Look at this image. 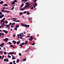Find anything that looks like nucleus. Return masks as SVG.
<instances>
[{
  "label": "nucleus",
  "instance_id": "1",
  "mask_svg": "<svg viewBox=\"0 0 64 64\" xmlns=\"http://www.w3.org/2000/svg\"><path fill=\"white\" fill-rule=\"evenodd\" d=\"M21 24H22V26H23L25 27L26 28H27V27H28V28H29V25H26V24H24L22 23H21Z\"/></svg>",
  "mask_w": 64,
  "mask_h": 64
},
{
  "label": "nucleus",
  "instance_id": "2",
  "mask_svg": "<svg viewBox=\"0 0 64 64\" xmlns=\"http://www.w3.org/2000/svg\"><path fill=\"white\" fill-rule=\"evenodd\" d=\"M7 40H8V38H5V39H3V41H6L5 42H7Z\"/></svg>",
  "mask_w": 64,
  "mask_h": 64
},
{
  "label": "nucleus",
  "instance_id": "3",
  "mask_svg": "<svg viewBox=\"0 0 64 64\" xmlns=\"http://www.w3.org/2000/svg\"><path fill=\"white\" fill-rule=\"evenodd\" d=\"M15 52H10L9 53H8V55H10V54H11V55H12V54H14Z\"/></svg>",
  "mask_w": 64,
  "mask_h": 64
},
{
  "label": "nucleus",
  "instance_id": "4",
  "mask_svg": "<svg viewBox=\"0 0 64 64\" xmlns=\"http://www.w3.org/2000/svg\"><path fill=\"white\" fill-rule=\"evenodd\" d=\"M3 31L6 34H7V33L8 32V31L6 30H3Z\"/></svg>",
  "mask_w": 64,
  "mask_h": 64
},
{
  "label": "nucleus",
  "instance_id": "5",
  "mask_svg": "<svg viewBox=\"0 0 64 64\" xmlns=\"http://www.w3.org/2000/svg\"><path fill=\"white\" fill-rule=\"evenodd\" d=\"M30 5H27L26 6H25L24 7V9H25L26 8L29 6Z\"/></svg>",
  "mask_w": 64,
  "mask_h": 64
},
{
  "label": "nucleus",
  "instance_id": "6",
  "mask_svg": "<svg viewBox=\"0 0 64 64\" xmlns=\"http://www.w3.org/2000/svg\"><path fill=\"white\" fill-rule=\"evenodd\" d=\"M5 26H6V28H7L9 27V26H10L9 24H8V25H6V24H5Z\"/></svg>",
  "mask_w": 64,
  "mask_h": 64
},
{
  "label": "nucleus",
  "instance_id": "7",
  "mask_svg": "<svg viewBox=\"0 0 64 64\" xmlns=\"http://www.w3.org/2000/svg\"><path fill=\"white\" fill-rule=\"evenodd\" d=\"M4 14H2V15H1L0 16V18H2V17H3V16H4Z\"/></svg>",
  "mask_w": 64,
  "mask_h": 64
},
{
  "label": "nucleus",
  "instance_id": "8",
  "mask_svg": "<svg viewBox=\"0 0 64 64\" xmlns=\"http://www.w3.org/2000/svg\"><path fill=\"white\" fill-rule=\"evenodd\" d=\"M12 42L14 43V44H16V41H14V40H13L12 41Z\"/></svg>",
  "mask_w": 64,
  "mask_h": 64
},
{
  "label": "nucleus",
  "instance_id": "9",
  "mask_svg": "<svg viewBox=\"0 0 64 64\" xmlns=\"http://www.w3.org/2000/svg\"><path fill=\"white\" fill-rule=\"evenodd\" d=\"M7 12V13H9L10 12V11H6V10L4 11V12Z\"/></svg>",
  "mask_w": 64,
  "mask_h": 64
},
{
  "label": "nucleus",
  "instance_id": "10",
  "mask_svg": "<svg viewBox=\"0 0 64 64\" xmlns=\"http://www.w3.org/2000/svg\"><path fill=\"white\" fill-rule=\"evenodd\" d=\"M24 5V4H22V5H21L20 7V8H22V7H23V6Z\"/></svg>",
  "mask_w": 64,
  "mask_h": 64
},
{
  "label": "nucleus",
  "instance_id": "11",
  "mask_svg": "<svg viewBox=\"0 0 64 64\" xmlns=\"http://www.w3.org/2000/svg\"><path fill=\"white\" fill-rule=\"evenodd\" d=\"M34 4L35 5V6H37L38 5V4H37V3H36V2H35V3Z\"/></svg>",
  "mask_w": 64,
  "mask_h": 64
},
{
  "label": "nucleus",
  "instance_id": "12",
  "mask_svg": "<svg viewBox=\"0 0 64 64\" xmlns=\"http://www.w3.org/2000/svg\"><path fill=\"white\" fill-rule=\"evenodd\" d=\"M32 17H30L28 18V20H31V19H32Z\"/></svg>",
  "mask_w": 64,
  "mask_h": 64
},
{
  "label": "nucleus",
  "instance_id": "13",
  "mask_svg": "<svg viewBox=\"0 0 64 64\" xmlns=\"http://www.w3.org/2000/svg\"><path fill=\"white\" fill-rule=\"evenodd\" d=\"M33 39H34V38H32V39L30 38V39H29V40H30V41H32Z\"/></svg>",
  "mask_w": 64,
  "mask_h": 64
},
{
  "label": "nucleus",
  "instance_id": "14",
  "mask_svg": "<svg viewBox=\"0 0 64 64\" xmlns=\"http://www.w3.org/2000/svg\"><path fill=\"white\" fill-rule=\"evenodd\" d=\"M20 41H18L17 42V44H19L20 43Z\"/></svg>",
  "mask_w": 64,
  "mask_h": 64
},
{
  "label": "nucleus",
  "instance_id": "15",
  "mask_svg": "<svg viewBox=\"0 0 64 64\" xmlns=\"http://www.w3.org/2000/svg\"><path fill=\"white\" fill-rule=\"evenodd\" d=\"M20 26L19 25H17V26H16V28H18Z\"/></svg>",
  "mask_w": 64,
  "mask_h": 64
},
{
  "label": "nucleus",
  "instance_id": "16",
  "mask_svg": "<svg viewBox=\"0 0 64 64\" xmlns=\"http://www.w3.org/2000/svg\"><path fill=\"white\" fill-rule=\"evenodd\" d=\"M28 44V42L27 41H25V45H26Z\"/></svg>",
  "mask_w": 64,
  "mask_h": 64
},
{
  "label": "nucleus",
  "instance_id": "17",
  "mask_svg": "<svg viewBox=\"0 0 64 64\" xmlns=\"http://www.w3.org/2000/svg\"><path fill=\"white\" fill-rule=\"evenodd\" d=\"M3 3V1H1V2H0V4H2Z\"/></svg>",
  "mask_w": 64,
  "mask_h": 64
},
{
  "label": "nucleus",
  "instance_id": "18",
  "mask_svg": "<svg viewBox=\"0 0 64 64\" xmlns=\"http://www.w3.org/2000/svg\"><path fill=\"white\" fill-rule=\"evenodd\" d=\"M19 59H17V63H18L19 62Z\"/></svg>",
  "mask_w": 64,
  "mask_h": 64
},
{
  "label": "nucleus",
  "instance_id": "19",
  "mask_svg": "<svg viewBox=\"0 0 64 64\" xmlns=\"http://www.w3.org/2000/svg\"><path fill=\"white\" fill-rule=\"evenodd\" d=\"M25 9H24V8H23V9H20V11L22 10H25Z\"/></svg>",
  "mask_w": 64,
  "mask_h": 64
},
{
  "label": "nucleus",
  "instance_id": "20",
  "mask_svg": "<svg viewBox=\"0 0 64 64\" xmlns=\"http://www.w3.org/2000/svg\"><path fill=\"white\" fill-rule=\"evenodd\" d=\"M29 2H26V3L25 4H26V5H27V4H28V5H29Z\"/></svg>",
  "mask_w": 64,
  "mask_h": 64
},
{
  "label": "nucleus",
  "instance_id": "21",
  "mask_svg": "<svg viewBox=\"0 0 64 64\" xmlns=\"http://www.w3.org/2000/svg\"><path fill=\"white\" fill-rule=\"evenodd\" d=\"M8 58H11V56H10V55H8Z\"/></svg>",
  "mask_w": 64,
  "mask_h": 64
},
{
  "label": "nucleus",
  "instance_id": "22",
  "mask_svg": "<svg viewBox=\"0 0 64 64\" xmlns=\"http://www.w3.org/2000/svg\"><path fill=\"white\" fill-rule=\"evenodd\" d=\"M14 7H13V6H12V9H11V10H13V9H14Z\"/></svg>",
  "mask_w": 64,
  "mask_h": 64
},
{
  "label": "nucleus",
  "instance_id": "23",
  "mask_svg": "<svg viewBox=\"0 0 64 64\" xmlns=\"http://www.w3.org/2000/svg\"><path fill=\"white\" fill-rule=\"evenodd\" d=\"M26 58H25L24 59L22 60L23 61H26Z\"/></svg>",
  "mask_w": 64,
  "mask_h": 64
},
{
  "label": "nucleus",
  "instance_id": "24",
  "mask_svg": "<svg viewBox=\"0 0 64 64\" xmlns=\"http://www.w3.org/2000/svg\"><path fill=\"white\" fill-rule=\"evenodd\" d=\"M15 57H13V58H12V60H14L15 59Z\"/></svg>",
  "mask_w": 64,
  "mask_h": 64
},
{
  "label": "nucleus",
  "instance_id": "25",
  "mask_svg": "<svg viewBox=\"0 0 64 64\" xmlns=\"http://www.w3.org/2000/svg\"><path fill=\"white\" fill-rule=\"evenodd\" d=\"M17 36H18V38H19L20 37V34H17Z\"/></svg>",
  "mask_w": 64,
  "mask_h": 64
},
{
  "label": "nucleus",
  "instance_id": "26",
  "mask_svg": "<svg viewBox=\"0 0 64 64\" xmlns=\"http://www.w3.org/2000/svg\"><path fill=\"white\" fill-rule=\"evenodd\" d=\"M24 13H23L22 12H20V15H22V14H23Z\"/></svg>",
  "mask_w": 64,
  "mask_h": 64
},
{
  "label": "nucleus",
  "instance_id": "27",
  "mask_svg": "<svg viewBox=\"0 0 64 64\" xmlns=\"http://www.w3.org/2000/svg\"><path fill=\"white\" fill-rule=\"evenodd\" d=\"M14 30H17V28H16H16H14Z\"/></svg>",
  "mask_w": 64,
  "mask_h": 64
},
{
  "label": "nucleus",
  "instance_id": "28",
  "mask_svg": "<svg viewBox=\"0 0 64 64\" xmlns=\"http://www.w3.org/2000/svg\"><path fill=\"white\" fill-rule=\"evenodd\" d=\"M5 24H8V21H6V22H5Z\"/></svg>",
  "mask_w": 64,
  "mask_h": 64
},
{
  "label": "nucleus",
  "instance_id": "29",
  "mask_svg": "<svg viewBox=\"0 0 64 64\" xmlns=\"http://www.w3.org/2000/svg\"><path fill=\"white\" fill-rule=\"evenodd\" d=\"M4 43H2V44H1V45H2V46H3V45H4Z\"/></svg>",
  "mask_w": 64,
  "mask_h": 64
},
{
  "label": "nucleus",
  "instance_id": "30",
  "mask_svg": "<svg viewBox=\"0 0 64 64\" xmlns=\"http://www.w3.org/2000/svg\"><path fill=\"white\" fill-rule=\"evenodd\" d=\"M0 53H1V54H3V52H2V51H0Z\"/></svg>",
  "mask_w": 64,
  "mask_h": 64
},
{
  "label": "nucleus",
  "instance_id": "31",
  "mask_svg": "<svg viewBox=\"0 0 64 64\" xmlns=\"http://www.w3.org/2000/svg\"><path fill=\"white\" fill-rule=\"evenodd\" d=\"M11 27L12 28H14V26H13V25H12V26H11Z\"/></svg>",
  "mask_w": 64,
  "mask_h": 64
},
{
  "label": "nucleus",
  "instance_id": "32",
  "mask_svg": "<svg viewBox=\"0 0 64 64\" xmlns=\"http://www.w3.org/2000/svg\"><path fill=\"white\" fill-rule=\"evenodd\" d=\"M5 24V22H3V25H4V26H5V24Z\"/></svg>",
  "mask_w": 64,
  "mask_h": 64
},
{
  "label": "nucleus",
  "instance_id": "33",
  "mask_svg": "<svg viewBox=\"0 0 64 64\" xmlns=\"http://www.w3.org/2000/svg\"><path fill=\"white\" fill-rule=\"evenodd\" d=\"M8 43L10 44V45H11L12 44V43L10 42H9Z\"/></svg>",
  "mask_w": 64,
  "mask_h": 64
},
{
  "label": "nucleus",
  "instance_id": "34",
  "mask_svg": "<svg viewBox=\"0 0 64 64\" xmlns=\"http://www.w3.org/2000/svg\"><path fill=\"white\" fill-rule=\"evenodd\" d=\"M7 53L6 52V51H5L4 52V54H6Z\"/></svg>",
  "mask_w": 64,
  "mask_h": 64
},
{
  "label": "nucleus",
  "instance_id": "35",
  "mask_svg": "<svg viewBox=\"0 0 64 64\" xmlns=\"http://www.w3.org/2000/svg\"><path fill=\"white\" fill-rule=\"evenodd\" d=\"M12 19H14V20H16V18H14V17H13V18H12Z\"/></svg>",
  "mask_w": 64,
  "mask_h": 64
},
{
  "label": "nucleus",
  "instance_id": "36",
  "mask_svg": "<svg viewBox=\"0 0 64 64\" xmlns=\"http://www.w3.org/2000/svg\"><path fill=\"white\" fill-rule=\"evenodd\" d=\"M33 6L34 8H36L35 5V4L33 5Z\"/></svg>",
  "mask_w": 64,
  "mask_h": 64
},
{
  "label": "nucleus",
  "instance_id": "37",
  "mask_svg": "<svg viewBox=\"0 0 64 64\" xmlns=\"http://www.w3.org/2000/svg\"><path fill=\"white\" fill-rule=\"evenodd\" d=\"M33 6L34 8H36L35 5V4L33 5Z\"/></svg>",
  "mask_w": 64,
  "mask_h": 64
},
{
  "label": "nucleus",
  "instance_id": "38",
  "mask_svg": "<svg viewBox=\"0 0 64 64\" xmlns=\"http://www.w3.org/2000/svg\"><path fill=\"white\" fill-rule=\"evenodd\" d=\"M4 6H7L8 5L7 4H5L4 5Z\"/></svg>",
  "mask_w": 64,
  "mask_h": 64
},
{
  "label": "nucleus",
  "instance_id": "39",
  "mask_svg": "<svg viewBox=\"0 0 64 64\" xmlns=\"http://www.w3.org/2000/svg\"><path fill=\"white\" fill-rule=\"evenodd\" d=\"M15 24V22H14L13 24H12V25H14V24Z\"/></svg>",
  "mask_w": 64,
  "mask_h": 64
},
{
  "label": "nucleus",
  "instance_id": "40",
  "mask_svg": "<svg viewBox=\"0 0 64 64\" xmlns=\"http://www.w3.org/2000/svg\"><path fill=\"white\" fill-rule=\"evenodd\" d=\"M14 2H16V3H17V2L16 0H14Z\"/></svg>",
  "mask_w": 64,
  "mask_h": 64
},
{
  "label": "nucleus",
  "instance_id": "41",
  "mask_svg": "<svg viewBox=\"0 0 64 64\" xmlns=\"http://www.w3.org/2000/svg\"><path fill=\"white\" fill-rule=\"evenodd\" d=\"M27 14H29V12H28V11H27Z\"/></svg>",
  "mask_w": 64,
  "mask_h": 64
},
{
  "label": "nucleus",
  "instance_id": "42",
  "mask_svg": "<svg viewBox=\"0 0 64 64\" xmlns=\"http://www.w3.org/2000/svg\"><path fill=\"white\" fill-rule=\"evenodd\" d=\"M13 45H12V44H11V45H10V47H13Z\"/></svg>",
  "mask_w": 64,
  "mask_h": 64
},
{
  "label": "nucleus",
  "instance_id": "43",
  "mask_svg": "<svg viewBox=\"0 0 64 64\" xmlns=\"http://www.w3.org/2000/svg\"><path fill=\"white\" fill-rule=\"evenodd\" d=\"M19 55L20 56H21V54L20 53H19Z\"/></svg>",
  "mask_w": 64,
  "mask_h": 64
},
{
  "label": "nucleus",
  "instance_id": "44",
  "mask_svg": "<svg viewBox=\"0 0 64 64\" xmlns=\"http://www.w3.org/2000/svg\"><path fill=\"white\" fill-rule=\"evenodd\" d=\"M13 4H15V2H12Z\"/></svg>",
  "mask_w": 64,
  "mask_h": 64
},
{
  "label": "nucleus",
  "instance_id": "45",
  "mask_svg": "<svg viewBox=\"0 0 64 64\" xmlns=\"http://www.w3.org/2000/svg\"><path fill=\"white\" fill-rule=\"evenodd\" d=\"M6 58H5V59H4V62H6Z\"/></svg>",
  "mask_w": 64,
  "mask_h": 64
},
{
  "label": "nucleus",
  "instance_id": "46",
  "mask_svg": "<svg viewBox=\"0 0 64 64\" xmlns=\"http://www.w3.org/2000/svg\"><path fill=\"white\" fill-rule=\"evenodd\" d=\"M5 19V18H3V22H4V21Z\"/></svg>",
  "mask_w": 64,
  "mask_h": 64
},
{
  "label": "nucleus",
  "instance_id": "47",
  "mask_svg": "<svg viewBox=\"0 0 64 64\" xmlns=\"http://www.w3.org/2000/svg\"><path fill=\"white\" fill-rule=\"evenodd\" d=\"M4 11V9H2V12H3V11Z\"/></svg>",
  "mask_w": 64,
  "mask_h": 64
},
{
  "label": "nucleus",
  "instance_id": "48",
  "mask_svg": "<svg viewBox=\"0 0 64 64\" xmlns=\"http://www.w3.org/2000/svg\"><path fill=\"white\" fill-rule=\"evenodd\" d=\"M30 38H31V39H32L33 38V36H30Z\"/></svg>",
  "mask_w": 64,
  "mask_h": 64
},
{
  "label": "nucleus",
  "instance_id": "49",
  "mask_svg": "<svg viewBox=\"0 0 64 64\" xmlns=\"http://www.w3.org/2000/svg\"><path fill=\"white\" fill-rule=\"evenodd\" d=\"M1 34L2 35H4V33H1Z\"/></svg>",
  "mask_w": 64,
  "mask_h": 64
},
{
  "label": "nucleus",
  "instance_id": "50",
  "mask_svg": "<svg viewBox=\"0 0 64 64\" xmlns=\"http://www.w3.org/2000/svg\"><path fill=\"white\" fill-rule=\"evenodd\" d=\"M20 46H21V47H22V46H23V45H22V44H20Z\"/></svg>",
  "mask_w": 64,
  "mask_h": 64
},
{
  "label": "nucleus",
  "instance_id": "51",
  "mask_svg": "<svg viewBox=\"0 0 64 64\" xmlns=\"http://www.w3.org/2000/svg\"><path fill=\"white\" fill-rule=\"evenodd\" d=\"M2 13L1 12H0V15H2Z\"/></svg>",
  "mask_w": 64,
  "mask_h": 64
},
{
  "label": "nucleus",
  "instance_id": "52",
  "mask_svg": "<svg viewBox=\"0 0 64 64\" xmlns=\"http://www.w3.org/2000/svg\"><path fill=\"white\" fill-rule=\"evenodd\" d=\"M16 22H20V20H16Z\"/></svg>",
  "mask_w": 64,
  "mask_h": 64
},
{
  "label": "nucleus",
  "instance_id": "53",
  "mask_svg": "<svg viewBox=\"0 0 64 64\" xmlns=\"http://www.w3.org/2000/svg\"><path fill=\"white\" fill-rule=\"evenodd\" d=\"M34 7H31V9H33L34 8Z\"/></svg>",
  "mask_w": 64,
  "mask_h": 64
},
{
  "label": "nucleus",
  "instance_id": "54",
  "mask_svg": "<svg viewBox=\"0 0 64 64\" xmlns=\"http://www.w3.org/2000/svg\"><path fill=\"white\" fill-rule=\"evenodd\" d=\"M8 59H6V62H8Z\"/></svg>",
  "mask_w": 64,
  "mask_h": 64
},
{
  "label": "nucleus",
  "instance_id": "55",
  "mask_svg": "<svg viewBox=\"0 0 64 64\" xmlns=\"http://www.w3.org/2000/svg\"><path fill=\"white\" fill-rule=\"evenodd\" d=\"M12 24V22H10V24H9V26H10Z\"/></svg>",
  "mask_w": 64,
  "mask_h": 64
},
{
  "label": "nucleus",
  "instance_id": "56",
  "mask_svg": "<svg viewBox=\"0 0 64 64\" xmlns=\"http://www.w3.org/2000/svg\"><path fill=\"white\" fill-rule=\"evenodd\" d=\"M35 45V44H34V43H32V45Z\"/></svg>",
  "mask_w": 64,
  "mask_h": 64
},
{
  "label": "nucleus",
  "instance_id": "57",
  "mask_svg": "<svg viewBox=\"0 0 64 64\" xmlns=\"http://www.w3.org/2000/svg\"><path fill=\"white\" fill-rule=\"evenodd\" d=\"M16 36V34H14V35H13V36H14V37H15Z\"/></svg>",
  "mask_w": 64,
  "mask_h": 64
},
{
  "label": "nucleus",
  "instance_id": "58",
  "mask_svg": "<svg viewBox=\"0 0 64 64\" xmlns=\"http://www.w3.org/2000/svg\"><path fill=\"white\" fill-rule=\"evenodd\" d=\"M10 64H12V62H10Z\"/></svg>",
  "mask_w": 64,
  "mask_h": 64
},
{
  "label": "nucleus",
  "instance_id": "59",
  "mask_svg": "<svg viewBox=\"0 0 64 64\" xmlns=\"http://www.w3.org/2000/svg\"><path fill=\"white\" fill-rule=\"evenodd\" d=\"M26 11H24V12L23 13H26Z\"/></svg>",
  "mask_w": 64,
  "mask_h": 64
},
{
  "label": "nucleus",
  "instance_id": "60",
  "mask_svg": "<svg viewBox=\"0 0 64 64\" xmlns=\"http://www.w3.org/2000/svg\"><path fill=\"white\" fill-rule=\"evenodd\" d=\"M37 0H35L34 1V2H35V3L36 2Z\"/></svg>",
  "mask_w": 64,
  "mask_h": 64
},
{
  "label": "nucleus",
  "instance_id": "61",
  "mask_svg": "<svg viewBox=\"0 0 64 64\" xmlns=\"http://www.w3.org/2000/svg\"><path fill=\"white\" fill-rule=\"evenodd\" d=\"M15 60L13 61V63H14H14H15Z\"/></svg>",
  "mask_w": 64,
  "mask_h": 64
},
{
  "label": "nucleus",
  "instance_id": "62",
  "mask_svg": "<svg viewBox=\"0 0 64 64\" xmlns=\"http://www.w3.org/2000/svg\"><path fill=\"white\" fill-rule=\"evenodd\" d=\"M5 8H7V9H8V8H6L5 7H4V8H3V9H5Z\"/></svg>",
  "mask_w": 64,
  "mask_h": 64
},
{
  "label": "nucleus",
  "instance_id": "63",
  "mask_svg": "<svg viewBox=\"0 0 64 64\" xmlns=\"http://www.w3.org/2000/svg\"><path fill=\"white\" fill-rule=\"evenodd\" d=\"M22 45H24V43H22Z\"/></svg>",
  "mask_w": 64,
  "mask_h": 64
},
{
  "label": "nucleus",
  "instance_id": "64",
  "mask_svg": "<svg viewBox=\"0 0 64 64\" xmlns=\"http://www.w3.org/2000/svg\"><path fill=\"white\" fill-rule=\"evenodd\" d=\"M1 26H2V27H4V26H3V25H1Z\"/></svg>",
  "mask_w": 64,
  "mask_h": 64
}]
</instances>
